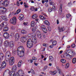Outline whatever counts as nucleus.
I'll return each instance as SVG.
<instances>
[{
  "mask_svg": "<svg viewBox=\"0 0 76 76\" xmlns=\"http://www.w3.org/2000/svg\"><path fill=\"white\" fill-rule=\"evenodd\" d=\"M1 18L2 19L4 20L5 21H7V18L6 16H5L4 15H2L1 16Z\"/></svg>",
  "mask_w": 76,
  "mask_h": 76,
  "instance_id": "16",
  "label": "nucleus"
},
{
  "mask_svg": "<svg viewBox=\"0 0 76 76\" xmlns=\"http://www.w3.org/2000/svg\"><path fill=\"white\" fill-rule=\"evenodd\" d=\"M21 10L20 9H18L17 11V14H19V13L20 12Z\"/></svg>",
  "mask_w": 76,
  "mask_h": 76,
  "instance_id": "45",
  "label": "nucleus"
},
{
  "mask_svg": "<svg viewBox=\"0 0 76 76\" xmlns=\"http://www.w3.org/2000/svg\"><path fill=\"white\" fill-rule=\"evenodd\" d=\"M45 27L44 25H42L41 26V29L43 30V29H45Z\"/></svg>",
  "mask_w": 76,
  "mask_h": 76,
  "instance_id": "40",
  "label": "nucleus"
},
{
  "mask_svg": "<svg viewBox=\"0 0 76 76\" xmlns=\"http://www.w3.org/2000/svg\"><path fill=\"white\" fill-rule=\"evenodd\" d=\"M30 72H31V73L33 74V75H35V72H34V71L32 69H31Z\"/></svg>",
  "mask_w": 76,
  "mask_h": 76,
  "instance_id": "36",
  "label": "nucleus"
},
{
  "mask_svg": "<svg viewBox=\"0 0 76 76\" xmlns=\"http://www.w3.org/2000/svg\"><path fill=\"white\" fill-rule=\"evenodd\" d=\"M37 35V37L41 39V37H42V36L41 35V34H38Z\"/></svg>",
  "mask_w": 76,
  "mask_h": 76,
  "instance_id": "41",
  "label": "nucleus"
},
{
  "mask_svg": "<svg viewBox=\"0 0 76 76\" xmlns=\"http://www.w3.org/2000/svg\"><path fill=\"white\" fill-rule=\"evenodd\" d=\"M3 37H4L5 38L7 39L9 37V34L7 32H5L4 33V34L3 35Z\"/></svg>",
  "mask_w": 76,
  "mask_h": 76,
  "instance_id": "11",
  "label": "nucleus"
},
{
  "mask_svg": "<svg viewBox=\"0 0 76 76\" xmlns=\"http://www.w3.org/2000/svg\"><path fill=\"white\" fill-rule=\"evenodd\" d=\"M42 30L44 33H47V29L45 28L43 29Z\"/></svg>",
  "mask_w": 76,
  "mask_h": 76,
  "instance_id": "37",
  "label": "nucleus"
},
{
  "mask_svg": "<svg viewBox=\"0 0 76 76\" xmlns=\"http://www.w3.org/2000/svg\"><path fill=\"white\" fill-rule=\"evenodd\" d=\"M72 62L74 64H75V63H76V58H74L72 59Z\"/></svg>",
  "mask_w": 76,
  "mask_h": 76,
  "instance_id": "29",
  "label": "nucleus"
},
{
  "mask_svg": "<svg viewBox=\"0 0 76 76\" xmlns=\"http://www.w3.org/2000/svg\"><path fill=\"white\" fill-rule=\"evenodd\" d=\"M10 36L12 38H13V37L14 36V34L13 33H11V34Z\"/></svg>",
  "mask_w": 76,
  "mask_h": 76,
  "instance_id": "46",
  "label": "nucleus"
},
{
  "mask_svg": "<svg viewBox=\"0 0 76 76\" xmlns=\"http://www.w3.org/2000/svg\"><path fill=\"white\" fill-rule=\"evenodd\" d=\"M35 7H31L30 8V10L32 11H34V10Z\"/></svg>",
  "mask_w": 76,
  "mask_h": 76,
  "instance_id": "43",
  "label": "nucleus"
},
{
  "mask_svg": "<svg viewBox=\"0 0 76 76\" xmlns=\"http://www.w3.org/2000/svg\"><path fill=\"white\" fill-rule=\"evenodd\" d=\"M11 54L10 52L8 51L5 54V59L6 61H9V64L10 66H13L15 63V58L14 57L10 58Z\"/></svg>",
  "mask_w": 76,
  "mask_h": 76,
  "instance_id": "1",
  "label": "nucleus"
},
{
  "mask_svg": "<svg viewBox=\"0 0 76 76\" xmlns=\"http://www.w3.org/2000/svg\"><path fill=\"white\" fill-rule=\"evenodd\" d=\"M12 14L13 15H16L17 13H16V12H12Z\"/></svg>",
  "mask_w": 76,
  "mask_h": 76,
  "instance_id": "60",
  "label": "nucleus"
},
{
  "mask_svg": "<svg viewBox=\"0 0 76 76\" xmlns=\"http://www.w3.org/2000/svg\"><path fill=\"white\" fill-rule=\"evenodd\" d=\"M57 44V41H54L52 43V45H56Z\"/></svg>",
  "mask_w": 76,
  "mask_h": 76,
  "instance_id": "31",
  "label": "nucleus"
},
{
  "mask_svg": "<svg viewBox=\"0 0 76 76\" xmlns=\"http://www.w3.org/2000/svg\"><path fill=\"white\" fill-rule=\"evenodd\" d=\"M39 17L41 19H46V18H45V17H44V16H43L42 15H39Z\"/></svg>",
  "mask_w": 76,
  "mask_h": 76,
  "instance_id": "25",
  "label": "nucleus"
},
{
  "mask_svg": "<svg viewBox=\"0 0 76 76\" xmlns=\"http://www.w3.org/2000/svg\"><path fill=\"white\" fill-rule=\"evenodd\" d=\"M32 35H31V34H28V35H27V37H28V38H31V36Z\"/></svg>",
  "mask_w": 76,
  "mask_h": 76,
  "instance_id": "53",
  "label": "nucleus"
},
{
  "mask_svg": "<svg viewBox=\"0 0 76 76\" xmlns=\"http://www.w3.org/2000/svg\"><path fill=\"white\" fill-rule=\"evenodd\" d=\"M72 16V15L70 14H67L66 15V17L67 18H69L70 16Z\"/></svg>",
  "mask_w": 76,
  "mask_h": 76,
  "instance_id": "38",
  "label": "nucleus"
},
{
  "mask_svg": "<svg viewBox=\"0 0 76 76\" xmlns=\"http://www.w3.org/2000/svg\"><path fill=\"white\" fill-rule=\"evenodd\" d=\"M3 29V30L4 31H8V30L9 29V28L7 27H4V28Z\"/></svg>",
  "mask_w": 76,
  "mask_h": 76,
  "instance_id": "22",
  "label": "nucleus"
},
{
  "mask_svg": "<svg viewBox=\"0 0 76 76\" xmlns=\"http://www.w3.org/2000/svg\"><path fill=\"white\" fill-rule=\"evenodd\" d=\"M6 9L5 8L2 7H0V13L1 15L4 14V13L6 12Z\"/></svg>",
  "mask_w": 76,
  "mask_h": 76,
  "instance_id": "6",
  "label": "nucleus"
},
{
  "mask_svg": "<svg viewBox=\"0 0 76 76\" xmlns=\"http://www.w3.org/2000/svg\"><path fill=\"white\" fill-rule=\"evenodd\" d=\"M68 51H66V53H65V56H66V58L67 59H70L72 57H73V56L72 55H69V53H67Z\"/></svg>",
  "mask_w": 76,
  "mask_h": 76,
  "instance_id": "7",
  "label": "nucleus"
},
{
  "mask_svg": "<svg viewBox=\"0 0 76 76\" xmlns=\"http://www.w3.org/2000/svg\"><path fill=\"white\" fill-rule=\"evenodd\" d=\"M37 59V58H35V57H33L32 58V60H36Z\"/></svg>",
  "mask_w": 76,
  "mask_h": 76,
  "instance_id": "49",
  "label": "nucleus"
},
{
  "mask_svg": "<svg viewBox=\"0 0 76 76\" xmlns=\"http://www.w3.org/2000/svg\"><path fill=\"white\" fill-rule=\"evenodd\" d=\"M61 61L62 63H66V60L64 59H62L61 60Z\"/></svg>",
  "mask_w": 76,
  "mask_h": 76,
  "instance_id": "35",
  "label": "nucleus"
},
{
  "mask_svg": "<svg viewBox=\"0 0 76 76\" xmlns=\"http://www.w3.org/2000/svg\"><path fill=\"white\" fill-rule=\"evenodd\" d=\"M36 34L37 35H39V34H41V32L38 30H37L36 31Z\"/></svg>",
  "mask_w": 76,
  "mask_h": 76,
  "instance_id": "34",
  "label": "nucleus"
},
{
  "mask_svg": "<svg viewBox=\"0 0 76 76\" xmlns=\"http://www.w3.org/2000/svg\"><path fill=\"white\" fill-rule=\"evenodd\" d=\"M49 2L50 3V5H54V4H55V3H54V2H53V1H52L51 0H49Z\"/></svg>",
  "mask_w": 76,
  "mask_h": 76,
  "instance_id": "33",
  "label": "nucleus"
},
{
  "mask_svg": "<svg viewBox=\"0 0 76 76\" xmlns=\"http://www.w3.org/2000/svg\"><path fill=\"white\" fill-rule=\"evenodd\" d=\"M6 63L5 61H4L2 63L1 65V66L2 69H4V68H5L6 67Z\"/></svg>",
  "mask_w": 76,
  "mask_h": 76,
  "instance_id": "12",
  "label": "nucleus"
},
{
  "mask_svg": "<svg viewBox=\"0 0 76 76\" xmlns=\"http://www.w3.org/2000/svg\"><path fill=\"white\" fill-rule=\"evenodd\" d=\"M0 56H1L2 58H3L4 57V54H3V53H1L0 54Z\"/></svg>",
  "mask_w": 76,
  "mask_h": 76,
  "instance_id": "52",
  "label": "nucleus"
},
{
  "mask_svg": "<svg viewBox=\"0 0 76 76\" xmlns=\"http://www.w3.org/2000/svg\"><path fill=\"white\" fill-rule=\"evenodd\" d=\"M15 72L14 71L11 72L9 73V75H10V76H15Z\"/></svg>",
  "mask_w": 76,
  "mask_h": 76,
  "instance_id": "20",
  "label": "nucleus"
},
{
  "mask_svg": "<svg viewBox=\"0 0 76 76\" xmlns=\"http://www.w3.org/2000/svg\"><path fill=\"white\" fill-rule=\"evenodd\" d=\"M44 22L46 25H50V23L48 22V21L46 20L44 21Z\"/></svg>",
  "mask_w": 76,
  "mask_h": 76,
  "instance_id": "23",
  "label": "nucleus"
},
{
  "mask_svg": "<svg viewBox=\"0 0 76 76\" xmlns=\"http://www.w3.org/2000/svg\"><path fill=\"white\" fill-rule=\"evenodd\" d=\"M50 73L51 75H54V72L53 71H50Z\"/></svg>",
  "mask_w": 76,
  "mask_h": 76,
  "instance_id": "50",
  "label": "nucleus"
},
{
  "mask_svg": "<svg viewBox=\"0 0 76 76\" xmlns=\"http://www.w3.org/2000/svg\"><path fill=\"white\" fill-rule=\"evenodd\" d=\"M24 51L25 49L23 46L19 47L17 50V53L18 56L20 54L21 56L23 57L24 56Z\"/></svg>",
  "mask_w": 76,
  "mask_h": 76,
  "instance_id": "3",
  "label": "nucleus"
},
{
  "mask_svg": "<svg viewBox=\"0 0 76 76\" xmlns=\"http://www.w3.org/2000/svg\"><path fill=\"white\" fill-rule=\"evenodd\" d=\"M32 40L30 39H28L26 43L27 47L31 48L33 46V44H36L37 43V39L35 38L32 39Z\"/></svg>",
  "mask_w": 76,
  "mask_h": 76,
  "instance_id": "2",
  "label": "nucleus"
},
{
  "mask_svg": "<svg viewBox=\"0 0 76 76\" xmlns=\"http://www.w3.org/2000/svg\"><path fill=\"white\" fill-rule=\"evenodd\" d=\"M6 24H7V23L6 22L1 23L0 25V29H3L4 28V26H6Z\"/></svg>",
  "mask_w": 76,
  "mask_h": 76,
  "instance_id": "9",
  "label": "nucleus"
},
{
  "mask_svg": "<svg viewBox=\"0 0 76 76\" xmlns=\"http://www.w3.org/2000/svg\"><path fill=\"white\" fill-rule=\"evenodd\" d=\"M28 24V23H25V22H24L23 24L25 26H26V25H27Z\"/></svg>",
  "mask_w": 76,
  "mask_h": 76,
  "instance_id": "58",
  "label": "nucleus"
},
{
  "mask_svg": "<svg viewBox=\"0 0 76 76\" xmlns=\"http://www.w3.org/2000/svg\"><path fill=\"white\" fill-rule=\"evenodd\" d=\"M31 31L32 32H35V31H36V29H35V27H33L32 28Z\"/></svg>",
  "mask_w": 76,
  "mask_h": 76,
  "instance_id": "39",
  "label": "nucleus"
},
{
  "mask_svg": "<svg viewBox=\"0 0 76 76\" xmlns=\"http://www.w3.org/2000/svg\"><path fill=\"white\" fill-rule=\"evenodd\" d=\"M71 5H72V2H70L68 4V6H71Z\"/></svg>",
  "mask_w": 76,
  "mask_h": 76,
  "instance_id": "48",
  "label": "nucleus"
},
{
  "mask_svg": "<svg viewBox=\"0 0 76 76\" xmlns=\"http://www.w3.org/2000/svg\"><path fill=\"white\" fill-rule=\"evenodd\" d=\"M11 29H15V27L13 26H11Z\"/></svg>",
  "mask_w": 76,
  "mask_h": 76,
  "instance_id": "56",
  "label": "nucleus"
},
{
  "mask_svg": "<svg viewBox=\"0 0 76 76\" xmlns=\"http://www.w3.org/2000/svg\"><path fill=\"white\" fill-rule=\"evenodd\" d=\"M58 32H64V31H65V29L64 28V27H60L58 26Z\"/></svg>",
  "mask_w": 76,
  "mask_h": 76,
  "instance_id": "8",
  "label": "nucleus"
},
{
  "mask_svg": "<svg viewBox=\"0 0 76 76\" xmlns=\"http://www.w3.org/2000/svg\"><path fill=\"white\" fill-rule=\"evenodd\" d=\"M34 11H37V10H37V8H34Z\"/></svg>",
  "mask_w": 76,
  "mask_h": 76,
  "instance_id": "64",
  "label": "nucleus"
},
{
  "mask_svg": "<svg viewBox=\"0 0 76 76\" xmlns=\"http://www.w3.org/2000/svg\"><path fill=\"white\" fill-rule=\"evenodd\" d=\"M49 60L50 61H53V60H54V58H53V57L52 56H50L49 57Z\"/></svg>",
  "mask_w": 76,
  "mask_h": 76,
  "instance_id": "24",
  "label": "nucleus"
},
{
  "mask_svg": "<svg viewBox=\"0 0 76 76\" xmlns=\"http://www.w3.org/2000/svg\"><path fill=\"white\" fill-rule=\"evenodd\" d=\"M19 39V34L17 33L15 35V40L16 41H18Z\"/></svg>",
  "mask_w": 76,
  "mask_h": 76,
  "instance_id": "10",
  "label": "nucleus"
},
{
  "mask_svg": "<svg viewBox=\"0 0 76 76\" xmlns=\"http://www.w3.org/2000/svg\"><path fill=\"white\" fill-rule=\"evenodd\" d=\"M12 70L13 72H16V65H14L12 68Z\"/></svg>",
  "mask_w": 76,
  "mask_h": 76,
  "instance_id": "19",
  "label": "nucleus"
},
{
  "mask_svg": "<svg viewBox=\"0 0 76 76\" xmlns=\"http://www.w3.org/2000/svg\"><path fill=\"white\" fill-rule=\"evenodd\" d=\"M4 44L5 46H7L9 44V42L7 40L5 41L4 42Z\"/></svg>",
  "mask_w": 76,
  "mask_h": 76,
  "instance_id": "18",
  "label": "nucleus"
},
{
  "mask_svg": "<svg viewBox=\"0 0 76 76\" xmlns=\"http://www.w3.org/2000/svg\"><path fill=\"white\" fill-rule=\"evenodd\" d=\"M53 10L51 9V8H49L48 9V11L49 12H52Z\"/></svg>",
  "mask_w": 76,
  "mask_h": 76,
  "instance_id": "42",
  "label": "nucleus"
},
{
  "mask_svg": "<svg viewBox=\"0 0 76 76\" xmlns=\"http://www.w3.org/2000/svg\"><path fill=\"white\" fill-rule=\"evenodd\" d=\"M9 4V1H1L0 2V4H2L5 7H6L7 6H8Z\"/></svg>",
  "mask_w": 76,
  "mask_h": 76,
  "instance_id": "4",
  "label": "nucleus"
},
{
  "mask_svg": "<svg viewBox=\"0 0 76 76\" xmlns=\"http://www.w3.org/2000/svg\"><path fill=\"white\" fill-rule=\"evenodd\" d=\"M37 17L38 15L37 14H34L32 16V18L33 19H35V18H37Z\"/></svg>",
  "mask_w": 76,
  "mask_h": 76,
  "instance_id": "26",
  "label": "nucleus"
},
{
  "mask_svg": "<svg viewBox=\"0 0 76 76\" xmlns=\"http://www.w3.org/2000/svg\"><path fill=\"white\" fill-rule=\"evenodd\" d=\"M21 41L22 42H25L26 41V38L24 37H21L20 39Z\"/></svg>",
  "mask_w": 76,
  "mask_h": 76,
  "instance_id": "17",
  "label": "nucleus"
},
{
  "mask_svg": "<svg viewBox=\"0 0 76 76\" xmlns=\"http://www.w3.org/2000/svg\"><path fill=\"white\" fill-rule=\"evenodd\" d=\"M18 73L20 75V76H24V72L21 69L19 70L18 71Z\"/></svg>",
  "mask_w": 76,
  "mask_h": 76,
  "instance_id": "13",
  "label": "nucleus"
},
{
  "mask_svg": "<svg viewBox=\"0 0 76 76\" xmlns=\"http://www.w3.org/2000/svg\"><path fill=\"white\" fill-rule=\"evenodd\" d=\"M9 46L11 48L13 47V45H14V42L13 41H11L10 42H9Z\"/></svg>",
  "mask_w": 76,
  "mask_h": 76,
  "instance_id": "14",
  "label": "nucleus"
},
{
  "mask_svg": "<svg viewBox=\"0 0 76 76\" xmlns=\"http://www.w3.org/2000/svg\"><path fill=\"white\" fill-rule=\"evenodd\" d=\"M21 15H22L23 16L22 17L20 16L19 18V19L20 20H23V19H24V17H23V14H21Z\"/></svg>",
  "mask_w": 76,
  "mask_h": 76,
  "instance_id": "28",
  "label": "nucleus"
},
{
  "mask_svg": "<svg viewBox=\"0 0 76 76\" xmlns=\"http://www.w3.org/2000/svg\"><path fill=\"white\" fill-rule=\"evenodd\" d=\"M58 73L59 75H63V73L62 72V70H61V69L58 70Z\"/></svg>",
  "mask_w": 76,
  "mask_h": 76,
  "instance_id": "27",
  "label": "nucleus"
},
{
  "mask_svg": "<svg viewBox=\"0 0 76 76\" xmlns=\"http://www.w3.org/2000/svg\"><path fill=\"white\" fill-rule=\"evenodd\" d=\"M72 56H75V52L74 51H72L71 53Z\"/></svg>",
  "mask_w": 76,
  "mask_h": 76,
  "instance_id": "51",
  "label": "nucleus"
},
{
  "mask_svg": "<svg viewBox=\"0 0 76 76\" xmlns=\"http://www.w3.org/2000/svg\"><path fill=\"white\" fill-rule=\"evenodd\" d=\"M21 32L23 34H26V31L24 30H23L21 31Z\"/></svg>",
  "mask_w": 76,
  "mask_h": 76,
  "instance_id": "32",
  "label": "nucleus"
},
{
  "mask_svg": "<svg viewBox=\"0 0 76 76\" xmlns=\"http://www.w3.org/2000/svg\"><path fill=\"white\" fill-rule=\"evenodd\" d=\"M47 66H45L43 69V70H44V71L45 70H46V69L47 68Z\"/></svg>",
  "mask_w": 76,
  "mask_h": 76,
  "instance_id": "47",
  "label": "nucleus"
},
{
  "mask_svg": "<svg viewBox=\"0 0 76 76\" xmlns=\"http://www.w3.org/2000/svg\"><path fill=\"white\" fill-rule=\"evenodd\" d=\"M71 47H72V48H74L75 47V44H72V45L71 46Z\"/></svg>",
  "mask_w": 76,
  "mask_h": 76,
  "instance_id": "55",
  "label": "nucleus"
},
{
  "mask_svg": "<svg viewBox=\"0 0 76 76\" xmlns=\"http://www.w3.org/2000/svg\"><path fill=\"white\" fill-rule=\"evenodd\" d=\"M62 4H61L60 5V8L59 11V15H61V12H62Z\"/></svg>",
  "mask_w": 76,
  "mask_h": 76,
  "instance_id": "15",
  "label": "nucleus"
},
{
  "mask_svg": "<svg viewBox=\"0 0 76 76\" xmlns=\"http://www.w3.org/2000/svg\"><path fill=\"white\" fill-rule=\"evenodd\" d=\"M42 15H44V16H47V15L45 14L42 13Z\"/></svg>",
  "mask_w": 76,
  "mask_h": 76,
  "instance_id": "62",
  "label": "nucleus"
},
{
  "mask_svg": "<svg viewBox=\"0 0 76 76\" xmlns=\"http://www.w3.org/2000/svg\"><path fill=\"white\" fill-rule=\"evenodd\" d=\"M24 7H25V8H27L29 7V6H28V5L27 4L26 5H25Z\"/></svg>",
  "mask_w": 76,
  "mask_h": 76,
  "instance_id": "61",
  "label": "nucleus"
},
{
  "mask_svg": "<svg viewBox=\"0 0 76 76\" xmlns=\"http://www.w3.org/2000/svg\"><path fill=\"white\" fill-rule=\"evenodd\" d=\"M34 25H35V22L34 21H32L31 23V26H32V27H34Z\"/></svg>",
  "mask_w": 76,
  "mask_h": 76,
  "instance_id": "30",
  "label": "nucleus"
},
{
  "mask_svg": "<svg viewBox=\"0 0 76 76\" xmlns=\"http://www.w3.org/2000/svg\"><path fill=\"white\" fill-rule=\"evenodd\" d=\"M53 45H50V48H53Z\"/></svg>",
  "mask_w": 76,
  "mask_h": 76,
  "instance_id": "59",
  "label": "nucleus"
},
{
  "mask_svg": "<svg viewBox=\"0 0 76 76\" xmlns=\"http://www.w3.org/2000/svg\"><path fill=\"white\" fill-rule=\"evenodd\" d=\"M69 67V64L67 63L66 64L65 67L66 68H68Z\"/></svg>",
  "mask_w": 76,
  "mask_h": 76,
  "instance_id": "44",
  "label": "nucleus"
},
{
  "mask_svg": "<svg viewBox=\"0 0 76 76\" xmlns=\"http://www.w3.org/2000/svg\"><path fill=\"white\" fill-rule=\"evenodd\" d=\"M48 30L49 31H50L51 30V27H48Z\"/></svg>",
  "mask_w": 76,
  "mask_h": 76,
  "instance_id": "57",
  "label": "nucleus"
},
{
  "mask_svg": "<svg viewBox=\"0 0 76 76\" xmlns=\"http://www.w3.org/2000/svg\"><path fill=\"white\" fill-rule=\"evenodd\" d=\"M21 64H22V60H20L18 63V67H20L21 66Z\"/></svg>",
  "mask_w": 76,
  "mask_h": 76,
  "instance_id": "21",
  "label": "nucleus"
},
{
  "mask_svg": "<svg viewBox=\"0 0 76 76\" xmlns=\"http://www.w3.org/2000/svg\"><path fill=\"white\" fill-rule=\"evenodd\" d=\"M15 76H19V74L17 73L15 75Z\"/></svg>",
  "mask_w": 76,
  "mask_h": 76,
  "instance_id": "63",
  "label": "nucleus"
},
{
  "mask_svg": "<svg viewBox=\"0 0 76 76\" xmlns=\"http://www.w3.org/2000/svg\"><path fill=\"white\" fill-rule=\"evenodd\" d=\"M17 5L18 6H19V4H20V2H19L18 1H17Z\"/></svg>",
  "mask_w": 76,
  "mask_h": 76,
  "instance_id": "54",
  "label": "nucleus"
},
{
  "mask_svg": "<svg viewBox=\"0 0 76 76\" xmlns=\"http://www.w3.org/2000/svg\"><path fill=\"white\" fill-rule=\"evenodd\" d=\"M16 17H14L12 18L10 20V23H12L13 25H16Z\"/></svg>",
  "mask_w": 76,
  "mask_h": 76,
  "instance_id": "5",
  "label": "nucleus"
}]
</instances>
